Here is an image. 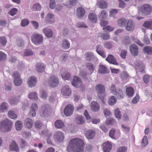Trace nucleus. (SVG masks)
<instances>
[{"mask_svg":"<svg viewBox=\"0 0 152 152\" xmlns=\"http://www.w3.org/2000/svg\"><path fill=\"white\" fill-rule=\"evenodd\" d=\"M114 112L115 117L118 119H120L121 118V115L119 109L118 108L115 109Z\"/></svg>","mask_w":152,"mask_h":152,"instance_id":"47","label":"nucleus"},{"mask_svg":"<svg viewBox=\"0 0 152 152\" xmlns=\"http://www.w3.org/2000/svg\"><path fill=\"white\" fill-rule=\"evenodd\" d=\"M127 54V51L125 50H122L120 54V56L123 59H124Z\"/></svg>","mask_w":152,"mask_h":152,"instance_id":"58","label":"nucleus"},{"mask_svg":"<svg viewBox=\"0 0 152 152\" xmlns=\"http://www.w3.org/2000/svg\"><path fill=\"white\" fill-rule=\"evenodd\" d=\"M96 134L95 131L93 130L90 129L86 131L85 133V136L86 138L88 140L92 139Z\"/></svg>","mask_w":152,"mask_h":152,"instance_id":"14","label":"nucleus"},{"mask_svg":"<svg viewBox=\"0 0 152 152\" xmlns=\"http://www.w3.org/2000/svg\"><path fill=\"white\" fill-rule=\"evenodd\" d=\"M143 50L145 53L152 54V48L151 47L146 46L144 48Z\"/></svg>","mask_w":152,"mask_h":152,"instance_id":"48","label":"nucleus"},{"mask_svg":"<svg viewBox=\"0 0 152 152\" xmlns=\"http://www.w3.org/2000/svg\"><path fill=\"white\" fill-rule=\"evenodd\" d=\"M77 0H70L69 3L70 5L65 4V5L67 7L69 8L71 7V5H75L77 4Z\"/></svg>","mask_w":152,"mask_h":152,"instance_id":"55","label":"nucleus"},{"mask_svg":"<svg viewBox=\"0 0 152 152\" xmlns=\"http://www.w3.org/2000/svg\"><path fill=\"white\" fill-rule=\"evenodd\" d=\"M37 82V79L35 77H30L27 81V83L29 87H32L35 85Z\"/></svg>","mask_w":152,"mask_h":152,"instance_id":"17","label":"nucleus"},{"mask_svg":"<svg viewBox=\"0 0 152 152\" xmlns=\"http://www.w3.org/2000/svg\"><path fill=\"white\" fill-rule=\"evenodd\" d=\"M0 130L3 132H7L11 130L12 123L8 119L1 122Z\"/></svg>","mask_w":152,"mask_h":152,"instance_id":"3","label":"nucleus"},{"mask_svg":"<svg viewBox=\"0 0 152 152\" xmlns=\"http://www.w3.org/2000/svg\"><path fill=\"white\" fill-rule=\"evenodd\" d=\"M18 11V10L17 9L15 8H13L10 10V12H9V13L10 15L13 16L16 14Z\"/></svg>","mask_w":152,"mask_h":152,"instance_id":"57","label":"nucleus"},{"mask_svg":"<svg viewBox=\"0 0 152 152\" xmlns=\"http://www.w3.org/2000/svg\"><path fill=\"white\" fill-rule=\"evenodd\" d=\"M96 5L99 7L104 9L107 7V4L105 1L103 0H100L97 1Z\"/></svg>","mask_w":152,"mask_h":152,"instance_id":"26","label":"nucleus"},{"mask_svg":"<svg viewBox=\"0 0 152 152\" xmlns=\"http://www.w3.org/2000/svg\"><path fill=\"white\" fill-rule=\"evenodd\" d=\"M31 39L32 42L37 45H39L43 43V36L40 34H34L31 37Z\"/></svg>","mask_w":152,"mask_h":152,"instance_id":"5","label":"nucleus"},{"mask_svg":"<svg viewBox=\"0 0 152 152\" xmlns=\"http://www.w3.org/2000/svg\"><path fill=\"white\" fill-rule=\"evenodd\" d=\"M89 19L93 23H96L97 21V18L96 15L94 13H90L88 15Z\"/></svg>","mask_w":152,"mask_h":152,"instance_id":"36","label":"nucleus"},{"mask_svg":"<svg viewBox=\"0 0 152 152\" xmlns=\"http://www.w3.org/2000/svg\"><path fill=\"white\" fill-rule=\"evenodd\" d=\"M96 51L97 53L103 58H105L106 57V56L102 50L101 46L98 45L96 46Z\"/></svg>","mask_w":152,"mask_h":152,"instance_id":"32","label":"nucleus"},{"mask_svg":"<svg viewBox=\"0 0 152 152\" xmlns=\"http://www.w3.org/2000/svg\"><path fill=\"white\" fill-rule=\"evenodd\" d=\"M64 134L61 132H56L54 134V139L58 142H62L64 140Z\"/></svg>","mask_w":152,"mask_h":152,"instance_id":"10","label":"nucleus"},{"mask_svg":"<svg viewBox=\"0 0 152 152\" xmlns=\"http://www.w3.org/2000/svg\"><path fill=\"white\" fill-rule=\"evenodd\" d=\"M148 144V138L147 136H144L142 142V145L143 147L146 146Z\"/></svg>","mask_w":152,"mask_h":152,"instance_id":"51","label":"nucleus"},{"mask_svg":"<svg viewBox=\"0 0 152 152\" xmlns=\"http://www.w3.org/2000/svg\"><path fill=\"white\" fill-rule=\"evenodd\" d=\"M72 85L78 88L81 86L82 85L81 80L78 77H75L72 82Z\"/></svg>","mask_w":152,"mask_h":152,"instance_id":"12","label":"nucleus"},{"mask_svg":"<svg viewBox=\"0 0 152 152\" xmlns=\"http://www.w3.org/2000/svg\"><path fill=\"white\" fill-rule=\"evenodd\" d=\"M7 42V40L5 37H0V43L2 45L4 46Z\"/></svg>","mask_w":152,"mask_h":152,"instance_id":"59","label":"nucleus"},{"mask_svg":"<svg viewBox=\"0 0 152 152\" xmlns=\"http://www.w3.org/2000/svg\"><path fill=\"white\" fill-rule=\"evenodd\" d=\"M139 96L138 94H136V96L133 98L132 100V102L134 104H136L139 101Z\"/></svg>","mask_w":152,"mask_h":152,"instance_id":"60","label":"nucleus"},{"mask_svg":"<svg viewBox=\"0 0 152 152\" xmlns=\"http://www.w3.org/2000/svg\"><path fill=\"white\" fill-rule=\"evenodd\" d=\"M91 109L94 111L97 112L100 108V105L99 104L95 101L92 102L90 104Z\"/></svg>","mask_w":152,"mask_h":152,"instance_id":"23","label":"nucleus"},{"mask_svg":"<svg viewBox=\"0 0 152 152\" xmlns=\"http://www.w3.org/2000/svg\"><path fill=\"white\" fill-rule=\"evenodd\" d=\"M42 32L47 37L50 38L53 36V32L52 30L48 28H45L43 29Z\"/></svg>","mask_w":152,"mask_h":152,"instance_id":"18","label":"nucleus"},{"mask_svg":"<svg viewBox=\"0 0 152 152\" xmlns=\"http://www.w3.org/2000/svg\"><path fill=\"white\" fill-rule=\"evenodd\" d=\"M8 115L10 118L12 119H15L17 118V115L15 114L14 111L12 110L10 111Z\"/></svg>","mask_w":152,"mask_h":152,"instance_id":"46","label":"nucleus"},{"mask_svg":"<svg viewBox=\"0 0 152 152\" xmlns=\"http://www.w3.org/2000/svg\"><path fill=\"white\" fill-rule=\"evenodd\" d=\"M46 21L49 24H52L55 22L54 15L50 13L47 14L45 18Z\"/></svg>","mask_w":152,"mask_h":152,"instance_id":"21","label":"nucleus"},{"mask_svg":"<svg viewBox=\"0 0 152 152\" xmlns=\"http://www.w3.org/2000/svg\"><path fill=\"white\" fill-rule=\"evenodd\" d=\"M110 90L112 93L115 94L118 98L119 99H122L124 97V94L122 90L119 89L118 91L116 92V88L115 86L113 84H112L110 88Z\"/></svg>","mask_w":152,"mask_h":152,"instance_id":"7","label":"nucleus"},{"mask_svg":"<svg viewBox=\"0 0 152 152\" xmlns=\"http://www.w3.org/2000/svg\"><path fill=\"white\" fill-rule=\"evenodd\" d=\"M48 83L50 87L54 88L58 85L59 81L58 79L55 77H51L49 79Z\"/></svg>","mask_w":152,"mask_h":152,"instance_id":"8","label":"nucleus"},{"mask_svg":"<svg viewBox=\"0 0 152 152\" xmlns=\"http://www.w3.org/2000/svg\"><path fill=\"white\" fill-rule=\"evenodd\" d=\"M74 110V107L72 105L68 104L65 107L64 113L66 116H70L72 114Z\"/></svg>","mask_w":152,"mask_h":152,"instance_id":"9","label":"nucleus"},{"mask_svg":"<svg viewBox=\"0 0 152 152\" xmlns=\"http://www.w3.org/2000/svg\"><path fill=\"white\" fill-rule=\"evenodd\" d=\"M86 66L88 69L90 71H93L96 67L95 66L90 63H87Z\"/></svg>","mask_w":152,"mask_h":152,"instance_id":"50","label":"nucleus"},{"mask_svg":"<svg viewBox=\"0 0 152 152\" xmlns=\"http://www.w3.org/2000/svg\"><path fill=\"white\" fill-rule=\"evenodd\" d=\"M96 89L98 94V97L101 100L103 104H104V97L105 96V89L104 86L101 84L96 85Z\"/></svg>","mask_w":152,"mask_h":152,"instance_id":"2","label":"nucleus"},{"mask_svg":"<svg viewBox=\"0 0 152 152\" xmlns=\"http://www.w3.org/2000/svg\"><path fill=\"white\" fill-rule=\"evenodd\" d=\"M105 60L110 64L114 65H118V63L116 62V58L112 55H109L106 58Z\"/></svg>","mask_w":152,"mask_h":152,"instance_id":"16","label":"nucleus"},{"mask_svg":"<svg viewBox=\"0 0 152 152\" xmlns=\"http://www.w3.org/2000/svg\"><path fill=\"white\" fill-rule=\"evenodd\" d=\"M45 68V65L42 63H38L36 65V69L39 72H44Z\"/></svg>","mask_w":152,"mask_h":152,"instance_id":"29","label":"nucleus"},{"mask_svg":"<svg viewBox=\"0 0 152 152\" xmlns=\"http://www.w3.org/2000/svg\"><path fill=\"white\" fill-rule=\"evenodd\" d=\"M49 106L48 104L43 105L42 107V110H43V115L44 116H46L48 114L49 109Z\"/></svg>","mask_w":152,"mask_h":152,"instance_id":"38","label":"nucleus"},{"mask_svg":"<svg viewBox=\"0 0 152 152\" xmlns=\"http://www.w3.org/2000/svg\"><path fill=\"white\" fill-rule=\"evenodd\" d=\"M47 95L46 92L44 91H42L40 97L43 99H45L47 97Z\"/></svg>","mask_w":152,"mask_h":152,"instance_id":"64","label":"nucleus"},{"mask_svg":"<svg viewBox=\"0 0 152 152\" xmlns=\"http://www.w3.org/2000/svg\"><path fill=\"white\" fill-rule=\"evenodd\" d=\"M140 10L138 13L142 14V13L144 15L150 14L152 11V9L151 6L147 4H145L141 6Z\"/></svg>","mask_w":152,"mask_h":152,"instance_id":"6","label":"nucleus"},{"mask_svg":"<svg viewBox=\"0 0 152 152\" xmlns=\"http://www.w3.org/2000/svg\"><path fill=\"white\" fill-rule=\"evenodd\" d=\"M143 26L144 27L147 28L151 29H152V20H151L145 21Z\"/></svg>","mask_w":152,"mask_h":152,"instance_id":"40","label":"nucleus"},{"mask_svg":"<svg viewBox=\"0 0 152 152\" xmlns=\"http://www.w3.org/2000/svg\"><path fill=\"white\" fill-rule=\"evenodd\" d=\"M127 148L124 146L119 147L117 150V152H126Z\"/></svg>","mask_w":152,"mask_h":152,"instance_id":"56","label":"nucleus"},{"mask_svg":"<svg viewBox=\"0 0 152 152\" xmlns=\"http://www.w3.org/2000/svg\"><path fill=\"white\" fill-rule=\"evenodd\" d=\"M38 109V107L37 104H33L31 107V109L29 113V115L30 116L34 117L36 115V111Z\"/></svg>","mask_w":152,"mask_h":152,"instance_id":"19","label":"nucleus"},{"mask_svg":"<svg viewBox=\"0 0 152 152\" xmlns=\"http://www.w3.org/2000/svg\"><path fill=\"white\" fill-rule=\"evenodd\" d=\"M109 72V70L105 66L100 64L99 65L98 70V72L101 74H105L108 73Z\"/></svg>","mask_w":152,"mask_h":152,"instance_id":"25","label":"nucleus"},{"mask_svg":"<svg viewBox=\"0 0 152 152\" xmlns=\"http://www.w3.org/2000/svg\"><path fill=\"white\" fill-rule=\"evenodd\" d=\"M100 36L104 40L108 39H109L110 37V35L109 33L107 32L101 33Z\"/></svg>","mask_w":152,"mask_h":152,"instance_id":"45","label":"nucleus"},{"mask_svg":"<svg viewBox=\"0 0 152 152\" xmlns=\"http://www.w3.org/2000/svg\"><path fill=\"white\" fill-rule=\"evenodd\" d=\"M106 123L107 125H112L114 123H116V122L114 119L110 118L107 119Z\"/></svg>","mask_w":152,"mask_h":152,"instance_id":"44","label":"nucleus"},{"mask_svg":"<svg viewBox=\"0 0 152 152\" xmlns=\"http://www.w3.org/2000/svg\"><path fill=\"white\" fill-rule=\"evenodd\" d=\"M127 21V20L124 18H121L118 20V25L120 26H123L126 25Z\"/></svg>","mask_w":152,"mask_h":152,"instance_id":"37","label":"nucleus"},{"mask_svg":"<svg viewBox=\"0 0 152 152\" xmlns=\"http://www.w3.org/2000/svg\"><path fill=\"white\" fill-rule=\"evenodd\" d=\"M19 102V100L17 99L16 97L11 98L10 99V103L13 105L16 104Z\"/></svg>","mask_w":152,"mask_h":152,"instance_id":"54","label":"nucleus"},{"mask_svg":"<svg viewBox=\"0 0 152 152\" xmlns=\"http://www.w3.org/2000/svg\"><path fill=\"white\" fill-rule=\"evenodd\" d=\"M85 56L86 59L88 61H91L96 58L93 53L91 52L86 53L85 54Z\"/></svg>","mask_w":152,"mask_h":152,"instance_id":"27","label":"nucleus"},{"mask_svg":"<svg viewBox=\"0 0 152 152\" xmlns=\"http://www.w3.org/2000/svg\"><path fill=\"white\" fill-rule=\"evenodd\" d=\"M64 122L60 120H58L56 121L55 125L58 128H61L64 126Z\"/></svg>","mask_w":152,"mask_h":152,"instance_id":"39","label":"nucleus"},{"mask_svg":"<svg viewBox=\"0 0 152 152\" xmlns=\"http://www.w3.org/2000/svg\"><path fill=\"white\" fill-rule=\"evenodd\" d=\"M126 95L128 96L132 97L134 94V89L132 87H127L126 88Z\"/></svg>","mask_w":152,"mask_h":152,"instance_id":"33","label":"nucleus"},{"mask_svg":"<svg viewBox=\"0 0 152 152\" xmlns=\"http://www.w3.org/2000/svg\"><path fill=\"white\" fill-rule=\"evenodd\" d=\"M130 52L132 55L137 56L138 54V49L137 46L135 44L131 45L129 47Z\"/></svg>","mask_w":152,"mask_h":152,"instance_id":"11","label":"nucleus"},{"mask_svg":"<svg viewBox=\"0 0 152 152\" xmlns=\"http://www.w3.org/2000/svg\"><path fill=\"white\" fill-rule=\"evenodd\" d=\"M7 109L6 104L5 103H3L0 106V110L2 112H3L5 110Z\"/></svg>","mask_w":152,"mask_h":152,"instance_id":"61","label":"nucleus"},{"mask_svg":"<svg viewBox=\"0 0 152 152\" xmlns=\"http://www.w3.org/2000/svg\"><path fill=\"white\" fill-rule=\"evenodd\" d=\"M85 11L84 9L82 7L78 8L77 10V15L79 18H83L84 16Z\"/></svg>","mask_w":152,"mask_h":152,"instance_id":"30","label":"nucleus"},{"mask_svg":"<svg viewBox=\"0 0 152 152\" xmlns=\"http://www.w3.org/2000/svg\"><path fill=\"white\" fill-rule=\"evenodd\" d=\"M134 24L133 21L130 20H127L125 25V29L128 31H132L134 30Z\"/></svg>","mask_w":152,"mask_h":152,"instance_id":"13","label":"nucleus"},{"mask_svg":"<svg viewBox=\"0 0 152 152\" xmlns=\"http://www.w3.org/2000/svg\"><path fill=\"white\" fill-rule=\"evenodd\" d=\"M56 6L54 0H50V7L51 9H54Z\"/></svg>","mask_w":152,"mask_h":152,"instance_id":"63","label":"nucleus"},{"mask_svg":"<svg viewBox=\"0 0 152 152\" xmlns=\"http://www.w3.org/2000/svg\"><path fill=\"white\" fill-rule=\"evenodd\" d=\"M75 121L78 124H82L85 122V120L83 116H78L75 119Z\"/></svg>","mask_w":152,"mask_h":152,"instance_id":"34","label":"nucleus"},{"mask_svg":"<svg viewBox=\"0 0 152 152\" xmlns=\"http://www.w3.org/2000/svg\"><path fill=\"white\" fill-rule=\"evenodd\" d=\"M135 68L136 69L137 73L138 72H140L142 73L144 72V66L142 62L138 63L136 65Z\"/></svg>","mask_w":152,"mask_h":152,"instance_id":"24","label":"nucleus"},{"mask_svg":"<svg viewBox=\"0 0 152 152\" xmlns=\"http://www.w3.org/2000/svg\"><path fill=\"white\" fill-rule=\"evenodd\" d=\"M116 101L117 99L115 97L112 96L109 99L108 103L110 105H114L116 102Z\"/></svg>","mask_w":152,"mask_h":152,"instance_id":"42","label":"nucleus"},{"mask_svg":"<svg viewBox=\"0 0 152 152\" xmlns=\"http://www.w3.org/2000/svg\"><path fill=\"white\" fill-rule=\"evenodd\" d=\"M32 10L39 11L41 10V6L39 3L34 4L32 8Z\"/></svg>","mask_w":152,"mask_h":152,"instance_id":"53","label":"nucleus"},{"mask_svg":"<svg viewBox=\"0 0 152 152\" xmlns=\"http://www.w3.org/2000/svg\"><path fill=\"white\" fill-rule=\"evenodd\" d=\"M115 130L114 129H111L109 132V136L112 138H114V135L115 134Z\"/></svg>","mask_w":152,"mask_h":152,"instance_id":"62","label":"nucleus"},{"mask_svg":"<svg viewBox=\"0 0 152 152\" xmlns=\"http://www.w3.org/2000/svg\"><path fill=\"white\" fill-rule=\"evenodd\" d=\"M15 127L17 130H21L23 127V124L20 121H16L15 123Z\"/></svg>","mask_w":152,"mask_h":152,"instance_id":"41","label":"nucleus"},{"mask_svg":"<svg viewBox=\"0 0 152 152\" xmlns=\"http://www.w3.org/2000/svg\"><path fill=\"white\" fill-rule=\"evenodd\" d=\"M9 149L10 151H15L17 152L19 150L18 146L14 141L12 142L10 146Z\"/></svg>","mask_w":152,"mask_h":152,"instance_id":"28","label":"nucleus"},{"mask_svg":"<svg viewBox=\"0 0 152 152\" xmlns=\"http://www.w3.org/2000/svg\"><path fill=\"white\" fill-rule=\"evenodd\" d=\"M28 97L30 99H37L38 98L37 93L36 92L30 93L28 95Z\"/></svg>","mask_w":152,"mask_h":152,"instance_id":"49","label":"nucleus"},{"mask_svg":"<svg viewBox=\"0 0 152 152\" xmlns=\"http://www.w3.org/2000/svg\"><path fill=\"white\" fill-rule=\"evenodd\" d=\"M22 83V80L20 77H15L14 83L16 86H20Z\"/></svg>","mask_w":152,"mask_h":152,"instance_id":"35","label":"nucleus"},{"mask_svg":"<svg viewBox=\"0 0 152 152\" xmlns=\"http://www.w3.org/2000/svg\"><path fill=\"white\" fill-rule=\"evenodd\" d=\"M33 121L32 119L30 118H27L25 119L24 121V125L26 128L30 129L33 126Z\"/></svg>","mask_w":152,"mask_h":152,"instance_id":"20","label":"nucleus"},{"mask_svg":"<svg viewBox=\"0 0 152 152\" xmlns=\"http://www.w3.org/2000/svg\"><path fill=\"white\" fill-rule=\"evenodd\" d=\"M29 23V22L28 19H24L21 20V25L22 27H25L28 25Z\"/></svg>","mask_w":152,"mask_h":152,"instance_id":"52","label":"nucleus"},{"mask_svg":"<svg viewBox=\"0 0 152 152\" xmlns=\"http://www.w3.org/2000/svg\"><path fill=\"white\" fill-rule=\"evenodd\" d=\"M84 143L83 140L79 138L71 140L67 147L69 152H84Z\"/></svg>","mask_w":152,"mask_h":152,"instance_id":"1","label":"nucleus"},{"mask_svg":"<svg viewBox=\"0 0 152 152\" xmlns=\"http://www.w3.org/2000/svg\"><path fill=\"white\" fill-rule=\"evenodd\" d=\"M102 146L104 152H109L112 148V145L109 142H106L103 143Z\"/></svg>","mask_w":152,"mask_h":152,"instance_id":"15","label":"nucleus"},{"mask_svg":"<svg viewBox=\"0 0 152 152\" xmlns=\"http://www.w3.org/2000/svg\"><path fill=\"white\" fill-rule=\"evenodd\" d=\"M61 45L63 49H67L70 48V44L67 39H64L62 42Z\"/></svg>","mask_w":152,"mask_h":152,"instance_id":"31","label":"nucleus"},{"mask_svg":"<svg viewBox=\"0 0 152 152\" xmlns=\"http://www.w3.org/2000/svg\"><path fill=\"white\" fill-rule=\"evenodd\" d=\"M108 15L107 12L105 10L100 11L98 15V18L100 20V24L101 26H104L108 24V21L105 19Z\"/></svg>","mask_w":152,"mask_h":152,"instance_id":"4","label":"nucleus"},{"mask_svg":"<svg viewBox=\"0 0 152 152\" xmlns=\"http://www.w3.org/2000/svg\"><path fill=\"white\" fill-rule=\"evenodd\" d=\"M33 54L32 51L29 49H26L24 51L23 56H31L33 55Z\"/></svg>","mask_w":152,"mask_h":152,"instance_id":"43","label":"nucleus"},{"mask_svg":"<svg viewBox=\"0 0 152 152\" xmlns=\"http://www.w3.org/2000/svg\"><path fill=\"white\" fill-rule=\"evenodd\" d=\"M61 92L63 95L65 96H69L71 93V90L68 86L64 87L61 90Z\"/></svg>","mask_w":152,"mask_h":152,"instance_id":"22","label":"nucleus"}]
</instances>
